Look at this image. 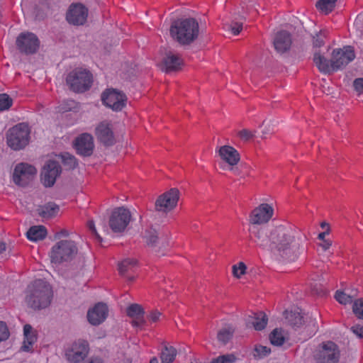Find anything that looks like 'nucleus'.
Listing matches in <instances>:
<instances>
[{"label": "nucleus", "mask_w": 363, "mask_h": 363, "mask_svg": "<svg viewBox=\"0 0 363 363\" xmlns=\"http://www.w3.org/2000/svg\"><path fill=\"white\" fill-rule=\"evenodd\" d=\"M179 199V189L172 188L157 197L155 203V210L157 212L167 213L177 206Z\"/></svg>", "instance_id": "1a4fd4ad"}, {"label": "nucleus", "mask_w": 363, "mask_h": 363, "mask_svg": "<svg viewBox=\"0 0 363 363\" xmlns=\"http://www.w3.org/2000/svg\"><path fill=\"white\" fill-rule=\"evenodd\" d=\"M84 363H103V361L99 357H91L87 361L84 362Z\"/></svg>", "instance_id": "5fc2aeb1"}, {"label": "nucleus", "mask_w": 363, "mask_h": 363, "mask_svg": "<svg viewBox=\"0 0 363 363\" xmlns=\"http://www.w3.org/2000/svg\"><path fill=\"white\" fill-rule=\"evenodd\" d=\"M150 363H159L158 362V359L157 357H152L150 361Z\"/></svg>", "instance_id": "052dcab7"}, {"label": "nucleus", "mask_w": 363, "mask_h": 363, "mask_svg": "<svg viewBox=\"0 0 363 363\" xmlns=\"http://www.w3.org/2000/svg\"><path fill=\"white\" fill-rule=\"evenodd\" d=\"M162 313L157 310H152L147 315V318L151 323H156L160 320Z\"/></svg>", "instance_id": "49530a36"}, {"label": "nucleus", "mask_w": 363, "mask_h": 363, "mask_svg": "<svg viewBox=\"0 0 363 363\" xmlns=\"http://www.w3.org/2000/svg\"><path fill=\"white\" fill-rule=\"evenodd\" d=\"M353 86L359 94L363 93V78L355 79L353 82Z\"/></svg>", "instance_id": "09e8293b"}, {"label": "nucleus", "mask_w": 363, "mask_h": 363, "mask_svg": "<svg viewBox=\"0 0 363 363\" xmlns=\"http://www.w3.org/2000/svg\"><path fill=\"white\" fill-rule=\"evenodd\" d=\"M168 245L167 242H162L161 245L159 246V250L157 252H160L161 248H165L166 246Z\"/></svg>", "instance_id": "bf43d9fd"}, {"label": "nucleus", "mask_w": 363, "mask_h": 363, "mask_svg": "<svg viewBox=\"0 0 363 363\" xmlns=\"http://www.w3.org/2000/svg\"><path fill=\"white\" fill-rule=\"evenodd\" d=\"M267 133H268V131H267V130H264L262 131V138H266V136H265V135H266Z\"/></svg>", "instance_id": "0e129e2a"}, {"label": "nucleus", "mask_w": 363, "mask_h": 363, "mask_svg": "<svg viewBox=\"0 0 363 363\" xmlns=\"http://www.w3.org/2000/svg\"><path fill=\"white\" fill-rule=\"evenodd\" d=\"M337 0H319L316 3L317 8L325 14L331 12L335 6Z\"/></svg>", "instance_id": "c9c22d12"}, {"label": "nucleus", "mask_w": 363, "mask_h": 363, "mask_svg": "<svg viewBox=\"0 0 363 363\" xmlns=\"http://www.w3.org/2000/svg\"><path fill=\"white\" fill-rule=\"evenodd\" d=\"M328 234H329V229H327L325 232L319 233V235L318 236V238L319 240H321L324 241V240H325V235H328Z\"/></svg>", "instance_id": "4d7b16f0"}, {"label": "nucleus", "mask_w": 363, "mask_h": 363, "mask_svg": "<svg viewBox=\"0 0 363 363\" xmlns=\"http://www.w3.org/2000/svg\"><path fill=\"white\" fill-rule=\"evenodd\" d=\"M231 170L233 171V172L235 173V174H240V172L239 170L238 169V168H233V167H231Z\"/></svg>", "instance_id": "680f3d73"}, {"label": "nucleus", "mask_w": 363, "mask_h": 363, "mask_svg": "<svg viewBox=\"0 0 363 363\" xmlns=\"http://www.w3.org/2000/svg\"><path fill=\"white\" fill-rule=\"evenodd\" d=\"M69 89L74 92L82 93L90 89L93 82L91 73L82 68H77L70 72L66 78Z\"/></svg>", "instance_id": "20e7f679"}, {"label": "nucleus", "mask_w": 363, "mask_h": 363, "mask_svg": "<svg viewBox=\"0 0 363 363\" xmlns=\"http://www.w3.org/2000/svg\"><path fill=\"white\" fill-rule=\"evenodd\" d=\"M56 6H57L55 5V7H56ZM48 7L49 9H54V6H52V5H50V4H48Z\"/></svg>", "instance_id": "338daca9"}, {"label": "nucleus", "mask_w": 363, "mask_h": 363, "mask_svg": "<svg viewBox=\"0 0 363 363\" xmlns=\"http://www.w3.org/2000/svg\"><path fill=\"white\" fill-rule=\"evenodd\" d=\"M235 329L230 325L222 328L218 332V340L223 345H226L228 342V341L232 338Z\"/></svg>", "instance_id": "473e14b6"}, {"label": "nucleus", "mask_w": 363, "mask_h": 363, "mask_svg": "<svg viewBox=\"0 0 363 363\" xmlns=\"http://www.w3.org/2000/svg\"><path fill=\"white\" fill-rule=\"evenodd\" d=\"M235 358L233 354L221 355L213 359L211 363H233Z\"/></svg>", "instance_id": "37998d69"}, {"label": "nucleus", "mask_w": 363, "mask_h": 363, "mask_svg": "<svg viewBox=\"0 0 363 363\" xmlns=\"http://www.w3.org/2000/svg\"><path fill=\"white\" fill-rule=\"evenodd\" d=\"M352 311L357 318L363 320V298L354 301Z\"/></svg>", "instance_id": "4c0bfd02"}, {"label": "nucleus", "mask_w": 363, "mask_h": 363, "mask_svg": "<svg viewBox=\"0 0 363 363\" xmlns=\"http://www.w3.org/2000/svg\"><path fill=\"white\" fill-rule=\"evenodd\" d=\"M36 168L28 163L21 162L16 165L13 172L14 184L21 187L28 186L34 180Z\"/></svg>", "instance_id": "0eeeda50"}, {"label": "nucleus", "mask_w": 363, "mask_h": 363, "mask_svg": "<svg viewBox=\"0 0 363 363\" xmlns=\"http://www.w3.org/2000/svg\"><path fill=\"white\" fill-rule=\"evenodd\" d=\"M357 291L356 289L351 290V293L347 294L342 291H337L335 294V298L341 304H348L353 302V298L357 296Z\"/></svg>", "instance_id": "7c9ffc66"}, {"label": "nucleus", "mask_w": 363, "mask_h": 363, "mask_svg": "<svg viewBox=\"0 0 363 363\" xmlns=\"http://www.w3.org/2000/svg\"><path fill=\"white\" fill-rule=\"evenodd\" d=\"M313 60L320 72L329 74L333 72L331 59L328 60L320 51L314 52Z\"/></svg>", "instance_id": "5701e85b"}, {"label": "nucleus", "mask_w": 363, "mask_h": 363, "mask_svg": "<svg viewBox=\"0 0 363 363\" xmlns=\"http://www.w3.org/2000/svg\"><path fill=\"white\" fill-rule=\"evenodd\" d=\"M9 337V331L6 324L0 321V342L7 340Z\"/></svg>", "instance_id": "c03bdc74"}, {"label": "nucleus", "mask_w": 363, "mask_h": 363, "mask_svg": "<svg viewBox=\"0 0 363 363\" xmlns=\"http://www.w3.org/2000/svg\"><path fill=\"white\" fill-rule=\"evenodd\" d=\"M351 331L358 337L363 338V326L359 324L351 328Z\"/></svg>", "instance_id": "3c124183"}, {"label": "nucleus", "mask_w": 363, "mask_h": 363, "mask_svg": "<svg viewBox=\"0 0 363 363\" xmlns=\"http://www.w3.org/2000/svg\"><path fill=\"white\" fill-rule=\"evenodd\" d=\"M270 348L262 345H256L253 350V356L256 359H262L269 354Z\"/></svg>", "instance_id": "58836bf2"}, {"label": "nucleus", "mask_w": 363, "mask_h": 363, "mask_svg": "<svg viewBox=\"0 0 363 363\" xmlns=\"http://www.w3.org/2000/svg\"><path fill=\"white\" fill-rule=\"evenodd\" d=\"M144 238L147 246L150 247H156L160 243V240L162 238V234L152 226L147 228L144 233Z\"/></svg>", "instance_id": "bb28decb"}, {"label": "nucleus", "mask_w": 363, "mask_h": 363, "mask_svg": "<svg viewBox=\"0 0 363 363\" xmlns=\"http://www.w3.org/2000/svg\"><path fill=\"white\" fill-rule=\"evenodd\" d=\"M69 235L68 232L66 230H61L60 232L57 233L56 237H67Z\"/></svg>", "instance_id": "6e6d98bb"}, {"label": "nucleus", "mask_w": 363, "mask_h": 363, "mask_svg": "<svg viewBox=\"0 0 363 363\" xmlns=\"http://www.w3.org/2000/svg\"><path fill=\"white\" fill-rule=\"evenodd\" d=\"M267 321L268 318L266 314L262 311H259L249 316L247 325H252L256 330H262L266 327Z\"/></svg>", "instance_id": "b1692460"}, {"label": "nucleus", "mask_w": 363, "mask_h": 363, "mask_svg": "<svg viewBox=\"0 0 363 363\" xmlns=\"http://www.w3.org/2000/svg\"><path fill=\"white\" fill-rule=\"evenodd\" d=\"M354 57V51L351 46L333 50L331 55L333 72L345 67Z\"/></svg>", "instance_id": "9b49d317"}, {"label": "nucleus", "mask_w": 363, "mask_h": 363, "mask_svg": "<svg viewBox=\"0 0 363 363\" xmlns=\"http://www.w3.org/2000/svg\"><path fill=\"white\" fill-rule=\"evenodd\" d=\"M74 147L78 155L82 157H90L95 147L93 136L86 133L79 135L74 141Z\"/></svg>", "instance_id": "a211bd4d"}, {"label": "nucleus", "mask_w": 363, "mask_h": 363, "mask_svg": "<svg viewBox=\"0 0 363 363\" xmlns=\"http://www.w3.org/2000/svg\"><path fill=\"white\" fill-rule=\"evenodd\" d=\"M199 32V23L193 18L174 21L169 29L171 37L182 45L192 43L197 39Z\"/></svg>", "instance_id": "f03ea898"}, {"label": "nucleus", "mask_w": 363, "mask_h": 363, "mask_svg": "<svg viewBox=\"0 0 363 363\" xmlns=\"http://www.w3.org/2000/svg\"><path fill=\"white\" fill-rule=\"evenodd\" d=\"M108 312V307L105 303H98L88 311V321L92 325H99L106 320Z\"/></svg>", "instance_id": "aec40b11"}, {"label": "nucleus", "mask_w": 363, "mask_h": 363, "mask_svg": "<svg viewBox=\"0 0 363 363\" xmlns=\"http://www.w3.org/2000/svg\"><path fill=\"white\" fill-rule=\"evenodd\" d=\"M62 161L64 165L69 169H74L78 164L75 157L69 153H65L62 155Z\"/></svg>", "instance_id": "e433bc0d"}, {"label": "nucleus", "mask_w": 363, "mask_h": 363, "mask_svg": "<svg viewBox=\"0 0 363 363\" xmlns=\"http://www.w3.org/2000/svg\"><path fill=\"white\" fill-rule=\"evenodd\" d=\"M326 37L325 31L320 30L315 36H313V48H320L324 45V38Z\"/></svg>", "instance_id": "79ce46f5"}, {"label": "nucleus", "mask_w": 363, "mask_h": 363, "mask_svg": "<svg viewBox=\"0 0 363 363\" xmlns=\"http://www.w3.org/2000/svg\"><path fill=\"white\" fill-rule=\"evenodd\" d=\"M37 211L40 217L49 219L57 215L60 211V206L54 202H48L40 206Z\"/></svg>", "instance_id": "393cba45"}, {"label": "nucleus", "mask_w": 363, "mask_h": 363, "mask_svg": "<svg viewBox=\"0 0 363 363\" xmlns=\"http://www.w3.org/2000/svg\"><path fill=\"white\" fill-rule=\"evenodd\" d=\"M146 320L144 318V315H140L135 320H132L131 324L135 328H142V327L145 325Z\"/></svg>", "instance_id": "de8ad7c7"}, {"label": "nucleus", "mask_w": 363, "mask_h": 363, "mask_svg": "<svg viewBox=\"0 0 363 363\" xmlns=\"http://www.w3.org/2000/svg\"><path fill=\"white\" fill-rule=\"evenodd\" d=\"M247 267L245 263L240 262L238 265L233 266V274L236 278H240L246 273Z\"/></svg>", "instance_id": "a19ab883"}, {"label": "nucleus", "mask_w": 363, "mask_h": 363, "mask_svg": "<svg viewBox=\"0 0 363 363\" xmlns=\"http://www.w3.org/2000/svg\"><path fill=\"white\" fill-rule=\"evenodd\" d=\"M271 343L275 346H281L285 341L284 331L280 328H275L269 335Z\"/></svg>", "instance_id": "72a5a7b5"}, {"label": "nucleus", "mask_w": 363, "mask_h": 363, "mask_svg": "<svg viewBox=\"0 0 363 363\" xmlns=\"http://www.w3.org/2000/svg\"><path fill=\"white\" fill-rule=\"evenodd\" d=\"M78 248L74 241L60 240L52 247L51 261L56 264L69 261L76 256Z\"/></svg>", "instance_id": "423d86ee"}, {"label": "nucleus", "mask_w": 363, "mask_h": 363, "mask_svg": "<svg viewBox=\"0 0 363 363\" xmlns=\"http://www.w3.org/2000/svg\"><path fill=\"white\" fill-rule=\"evenodd\" d=\"M320 226H321L322 228H325V227H327L328 228L327 229H329V226H328V224L327 223L323 222L320 224Z\"/></svg>", "instance_id": "e2e57ef3"}, {"label": "nucleus", "mask_w": 363, "mask_h": 363, "mask_svg": "<svg viewBox=\"0 0 363 363\" xmlns=\"http://www.w3.org/2000/svg\"><path fill=\"white\" fill-rule=\"evenodd\" d=\"M255 131H251L248 129H242L238 132V135L240 139L247 141L255 136Z\"/></svg>", "instance_id": "a18cd8bd"}, {"label": "nucleus", "mask_w": 363, "mask_h": 363, "mask_svg": "<svg viewBox=\"0 0 363 363\" xmlns=\"http://www.w3.org/2000/svg\"><path fill=\"white\" fill-rule=\"evenodd\" d=\"M95 135L98 141L104 146L110 147L116 143L113 124L109 121H103L96 126Z\"/></svg>", "instance_id": "2eb2a0df"}, {"label": "nucleus", "mask_w": 363, "mask_h": 363, "mask_svg": "<svg viewBox=\"0 0 363 363\" xmlns=\"http://www.w3.org/2000/svg\"><path fill=\"white\" fill-rule=\"evenodd\" d=\"M6 250V244L0 241V254Z\"/></svg>", "instance_id": "13d9d810"}, {"label": "nucleus", "mask_w": 363, "mask_h": 363, "mask_svg": "<svg viewBox=\"0 0 363 363\" xmlns=\"http://www.w3.org/2000/svg\"><path fill=\"white\" fill-rule=\"evenodd\" d=\"M52 297L50 284L43 279H38L28 286L26 302L30 308L39 311L50 306Z\"/></svg>", "instance_id": "7ed1b4c3"}, {"label": "nucleus", "mask_w": 363, "mask_h": 363, "mask_svg": "<svg viewBox=\"0 0 363 363\" xmlns=\"http://www.w3.org/2000/svg\"><path fill=\"white\" fill-rule=\"evenodd\" d=\"M285 318L294 328H300L304 323V318L298 310L285 311Z\"/></svg>", "instance_id": "c85d7f7f"}, {"label": "nucleus", "mask_w": 363, "mask_h": 363, "mask_svg": "<svg viewBox=\"0 0 363 363\" xmlns=\"http://www.w3.org/2000/svg\"><path fill=\"white\" fill-rule=\"evenodd\" d=\"M127 315L133 320H135L141 315L145 314L144 308L138 303L130 304L126 310Z\"/></svg>", "instance_id": "f704fd0d"}, {"label": "nucleus", "mask_w": 363, "mask_h": 363, "mask_svg": "<svg viewBox=\"0 0 363 363\" xmlns=\"http://www.w3.org/2000/svg\"><path fill=\"white\" fill-rule=\"evenodd\" d=\"M12 99L6 94H0V111L9 109L12 106Z\"/></svg>", "instance_id": "ea45409f"}, {"label": "nucleus", "mask_w": 363, "mask_h": 363, "mask_svg": "<svg viewBox=\"0 0 363 363\" xmlns=\"http://www.w3.org/2000/svg\"><path fill=\"white\" fill-rule=\"evenodd\" d=\"M230 28L234 35H238L242 29V23L233 21L230 26Z\"/></svg>", "instance_id": "8fccbe9b"}, {"label": "nucleus", "mask_w": 363, "mask_h": 363, "mask_svg": "<svg viewBox=\"0 0 363 363\" xmlns=\"http://www.w3.org/2000/svg\"><path fill=\"white\" fill-rule=\"evenodd\" d=\"M331 245L332 242L330 240H324L323 243L320 244V246L324 251L328 250Z\"/></svg>", "instance_id": "864d4df0"}, {"label": "nucleus", "mask_w": 363, "mask_h": 363, "mask_svg": "<svg viewBox=\"0 0 363 363\" xmlns=\"http://www.w3.org/2000/svg\"><path fill=\"white\" fill-rule=\"evenodd\" d=\"M47 235V230L43 225H35L30 228L26 233L28 240L38 241L44 239Z\"/></svg>", "instance_id": "cd10ccee"}, {"label": "nucleus", "mask_w": 363, "mask_h": 363, "mask_svg": "<svg viewBox=\"0 0 363 363\" xmlns=\"http://www.w3.org/2000/svg\"><path fill=\"white\" fill-rule=\"evenodd\" d=\"M274 209L268 203H262L250 215V239L257 247L270 250L281 258L294 262L307 250V238L284 225H261L273 216Z\"/></svg>", "instance_id": "f257e3e1"}, {"label": "nucleus", "mask_w": 363, "mask_h": 363, "mask_svg": "<svg viewBox=\"0 0 363 363\" xmlns=\"http://www.w3.org/2000/svg\"><path fill=\"white\" fill-rule=\"evenodd\" d=\"M218 152L220 159L231 167L236 165L240 160L238 150L230 145L220 147Z\"/></svg>", "instance_id": "4be33fe9"}, {"label": "nucleus", "mask_w": 363, "mask_h": 363, "mask_svg": "<svg viewBox=\"0 0 363 363\" xmlns=\"http://www.w3.org/2000/svg\"><path fill=\"white\" fill-rule=\"evenodd\" d=\"M87 226H88L89 229L90 230V231L95 235L96 238L98 240L101 241L102 238L98 234L94 221L93 220H89L87 223Z\"/></svg>", "instance_id": "603ef678"}, {"label": "nucleus", "mask_w": 363, "mask_h": 363, "mask_svg": "<svg viewBox=\"0 0 363 363\" xmlns=\"http://www.w3.org/2000/svg\"><path fill=\"white\" fill-rule=\"evenodd\" d=\"M89 351V347L87 341L79 340L65 350V355L68 362L79 363L88 355Z\"/></svg>", "instance_id": "f8f14e48"}, {"label": "nucleus", "mask_w": 363, "mask_h": 363, "mask_svg": "<svg viewBox=\"0 0 363 363\" xmlns=\"http://www.w3.org/2000/svg\"><path fill=\"white\" fill-rule=\"evenodd\" d=\"M127 279L128 281H133L134 280V277L133 276H129V277H127Z\"/></svg>", "instance_id": "69168bd1"}, {"label": "nucleus", "mask_w": 363, "mask_h": 363, "mask_svg": "<svg viewBox=\"0 0 363 363\" xmlns=\"http://www.w3.org/2000/svg\"><path fill=\"white\" fill-rule=\"evenodd\" d=\"M131 219L130 211L125 207H118L113 210L108 220V226L114 233L123 232Z\"/></svg>", "instance_id": "6e6552de"}, {"label": "nucleus", "mask_w": 363, "mask_h": 363, "mask_svg": "<svg viewBox=\"0 0 363 363\" xmlns=\"http://www.w3.org/2000/svg\"><path fill=\"white\" fill-rule=\"evenodd\" d=\"M38 37L32 33H22L16 39V45L21 52L26 55L37 52L39 47Z\"/></svg>", "instance_id": "dca6fc26"}, {"label": "nucleus", "mask_w": 363, "mask_h": 363, "mask_svg": "<svg viewBox=\"0 0 363 363\" xmlns=\"http://www.w3.org/2000/svg\"><path fill=\"white\" fill-rule=\"evenodd\" d=\"M338 346L333 342H327L314 354L315 363H338L340 359Z\"/></svg>", "instance_id": "9d476101"}, {"label": "nucleus", "mask_w": 363, "mask_h": 363, "mask_svg": "<svg viewBox=\"0 0 363 363\" xmlns=\"http://www.w3.org/2000/svg\"><path fill=\"white\" fill-rule=\"evenodd\" d=\"M177 354V350L174 347L165 345L160 353L161 363H172Z\"/></svg>", "instance_id": "c756f323"}, {"label": "nucleus", "mask_w": 363, "mask_h": 363, "mask_svg": "<svg viewBox=\"0 0 363 363\" xmlns=\"http://www.w3.org/2000/svg\"><path fill=\"white\" fill-rule=\"evenodd\" d=\"M182 65L183 60L178 54L167 51L162 58L160 67L163 72L170 73L181 69Z\"/></svg>", "instance_id": "6ab92c4d"}, {"label": "nucleus", "mask_w": 363, "mask_h": 363, "mask_svg": "<svg viewBox=\"0 0 363 363\" xmlns=\"http://www.w3.org/2000/svg\"><path fill=\"white\" fill-rule=\"evenodd\" d=\"M88 17V9L81 3H73L66 13L67 21L73 26L84 25Z\"/></svg>", "instance_id": "4468645a"}, {"label": "nucleus", "mask_w": 363, "mask_h": 363, "mask_svg": "<svg viewBox=\"0 0 363 363\" xmlns=\"http://www.w3.org/2000/svg\"><path fill=\"white\" fill-rule=\"evenodd\" d=\"M137 265V260L127 258L118 264V271L121 275L125 276L126 274L131 272Z\"/></svg>", "instance_id": "2f4dec72"}, {"label": "nucleus", "mask_w": 363, "mask_h": 363, "mask_svg": "<svg viewBox=\"0 0 363 363\" xmlns=\"http://www.w3.org/2000/svg\"><path fill=\"white\" fill-rule=\"evenodd\" d=\"M30 130L24 123H18L11 128L6 133L8 145L14 150L24 148L29 143Z\"/></svg>", "instance_id": "39448f33"}, {"label": "nucleus", "mask_w": 363, "mask_h": 363, "mask_svg": "<svg viewBox=\"0 0 363 363\" xmlns=\"http://www.w3.org/2000/svg\"><path fill=\"white\" fill-rule=\"evenodd\" d=\"M292 39L290 33L286 30L277 32L273 39V44L276 51L280 54L286 52L290 50Z\"/></svg>", "instance_id": "412c9836"}, {"label": "nucleus", "mask_w": 363, "mask_h": 363, "mask_svg": "<svg viewBox=\"0 0 363 363\" xmlns=\"http://www.w3.org/2000/svg\"><path fill=\"white\" fill-rule=\"evenodd\" d=\"M103 104L113 111H121L126 104L127 97L121 91L115 89H107L101 95Z\"/></svg>", "instance_id": "ddd939ff"}, {"label": "nucleus", "mask_w": 363, "mask_h": 363, "mask_svg": "<svg viewBox=\"0 0 363 363\" xmlns=\"http://www.w3.org/2000/svg\"><path fill=\"white\" fill-rule=\"evenodd\" d=\"M24 341L21 347V350L25 352H29L31 350L32 345L36 341V335L33 331V328L30 325L26 324L23 327Z\"/></svg>", "instance_id": "a878e982"}, {"label": "nucleus", "mask_w": 363, "mask_h": 363, "mask_svg": "<svg viewBox=\"0 0 363 363\" xmlns=\"http://www.w3.org/2000/svg\"><path fill=\"white\" fill-rule=\"evenodd\" d=\"M62 168L59 162L50 160L43 167L41 173V179L45 186H52L57 178L60 175Z\"/></svg>", "instance_id": "f3484780"}]
</instances>
